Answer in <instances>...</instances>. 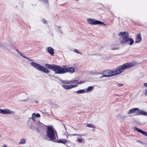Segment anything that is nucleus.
<instances>
[{"instance_id":"obj_1","label":"nucleus","mask_w":147,"mask_h":147,"mask_svg":"<svg viewBox=\"0 0 147 147\" xmlns=\"http://www.w3.org/2000/svg\"><path fill=\"white\" fill-rule=\"evenodd\" d=\"M119 35L121 36L120 39L121 43L132 45L134 43V40L132 38L129 37L128 32H120Z\"/></svg>"},{"instance_id":"obj_2","label":"nucleus","mask_w":147,"mask_h":147,"mask_svg":"<svg viewBox=\"0 0 147 147\" xmlns=\"http://www.w3.org/2000/svg\"><path fill=\"white\" fill-rule=\"evenodd\" d=\"M134 64L132 63H126L122 65L117 67L115 69L113 70V74L115 75L119 74L123 72L125 69H128L133 66Z\"/></svg>"},{"instance_id":"obj_3","label":"nucleus","mask_w":147,"mask_h":147,"mask_svg":"<svg viewBox=\"0 0 147 147\" xmlns=\"http://www.w3.org/2000/svg\"><path fill=\"white\" fill-rule=\"evenodd\" d=\"M45 132L46 136L51 141H53L55 140V134H57V133L52 126H47Z\"/></svg>"},{"instance_id":"obj_4","label":"nucleus","mask_w":147,"mask_h":147,"mask_svg":"<svg viewBox=\"0 0 147 147\" xmlns=\"http://www.w3.org/2000/svg\"><path fill=\"white\" fill-rule=\"evenodd\" d=\"M31 64L32 66L38 70L42 71L43 72L46 73H48L50 72V71L48 69L38 63L35 62H32L31 63Z\"/></svg>"},{"instance_id":"obj_5","label":"nucleus","mask_w":147,"mask_h":147,"mask_svg":"<svg viewBox=\"0 0 147 147\" xmlns=\"http://www.w3.org/2000/svg\"><path fill=\"white\" fill-rule=\"evenodd\" d=\"M65 67H66V66L64 65L63 66V67H62L60 66L55 65L53 70L54 71L55 74H63L65 73Z\"/></svg>"},{"instance_id":"obj_6","label":"nucleus","mask_w":147,"mask_h":147,"mask_svg":"<svg viewBox=\"0 0 147 147\" xmlns=\"http://www.w3.org/2000/svg\"><path fill=\"white\" fill-rule=\"evenodd\" d=\"M87 21L88 23L92 25H105L104 22L96 20L94 18H87Z\"/></svg>"},{"instance_id":"obj_7","label":"nucleus","mask_w":147,"mask_h":147,"mask_svg":"<svg viewBox=\"0 0 147 147\" xmlns=\"http://www.w3.org/2000/svg\"><path fill=\"white\" fill-rule=\"evenodd\" d=\"M40 124L41 125L39 121H35L34 120V122L32 123L30 126V128L33 130H37V129H38V125H40Z\"/></svg>"},{"instance_id":"obj_8","label":"nucleus","mask_w":147,"mask_h":147,"mask_svg":"<svg viewBox=\"0 0 147 147\" xmlns=\"http://www.w3.org/2000/svg\"><path fill=\"white\" fill-rule=\"evenodd\" d=\"M113 73V70H107L103 71L102 74H104V76L105 77H108L114 76Z\"/></svg>"},{"instance_id":"obj_9","label":"nucleus","mask_w":147,"mask_h":147,"mask_svg":"<svg viewBox=\"0 0 147 147\" xmlns=\"http://www.w3.org/2000/svg\"><path fill=\"white\" fill-rule=\"evenodd\" d=\"M0 113L3 114H10L11 113H15V112L11 110L6 109H0Z\"/></svg>"},{"instance_id":"obj_10","label":"nucleus","mask_w":147,"mask_h":147,"mask_svg":"<svg viewBox=\"0 0 147 147\" xmlns=\"http://www.w3.org/2000/svg\"><path fill=\"white\" fill-rule=\"evenodd\" d=\"M2 47L6 50H9L13 47L12 45L10 43H7L5 44V45L3 46Z\"/></svg>"},{"instance_id":"obj_11","label":"nucleus","mask_w":147,"mask_h":147,"mask_svg":"<svg viewBox=\"0 0 147 147\" xmlns=\"http://www.w3.org/2000/svg\"><path fill=\"white\" fill-rule=\"evenodd\" d=\"M62 87L66 89H69L73 88L76 87L77 86V84H73L70 85H65L64 84H62Z\"/></svg>"},{"instance_id":"obj_12","label":"nucleus","mask_w":147,"mask_h":147,"mask_svg":"<svg viewBox=\"0 0 147 147\" xmlns=\"http://www.w3.org/2000/svg\"><path fill=\"white\" fill-rule=\"evenodd\" d=\"M134 129L136 131H138V132L140 133L141 134H142L146 136H147V132H145L144 131H143L142 130L140 129L139 128L136 127H133Z\"/></svg>"},{"instance_id":"obj_13","label":"nucleus","mask_w":147,"mask_h":147,"mask_svg":"<svg viewBox=\"0 0 147 147\" xmlns=\"http://www.w3.org/2000/svg\"><path fill=\"white\" fill-rule=\"evenodd\" d=\"M139 110V109L138 108H134L131 109L129 110L128 112V114H131L132 113H138V111Z\"/></svg>"},{"instance_id":"obj_14","label":"nucleus","mask_w":147,"mask_h":147,"mask_svg":"<svg viewBox=\"0 0 147 147\" xmlns=\"http://www.w3.org/2000/svg\"><path fill=\"white\" fill-rule=\"evenodd\" d=\"M141 40L142 37L140 34H138L137 35V37L136 38L135 42L139 43L141 41Z\"/></svg>"},{"instance_id":"obj_15","label":"nucleus","mask_w":147,"mask_h":147,"mask_svg":"<svg viewBox=\"0 0 147 147\" xmlns=\"http://www.w3.org/2000/svg\"><path fill=\"white\" fill-rule=\"evenodd\" d=\"M65 69L66 70L65 73L68 72L69 73L72 74L74 72V68L70 67L67 68L65 67Z\"/></svg>"},{"instance_id":"obj_16","label":"nucleus","mask_w":147,"mask_h":147,"mask_svg":"<svg viewBox=\"0 0 147 147\" xmlns=\"http://www.w3.org/2000/svg\"><path fill=\"white\" fill-rule=\"evenodd\" d=\"M47 51L51 55L54 54V51L53 49L51 47H49L47 48Z\"/></svg>"},{"instance_id":"obj_17","label":"nucleus","mask_w":147,"mask_h":147,"mask_svg":"<svg viewBox=\"0 0 147 147\" xmlns=\"http://www.w3.org/2000/svg\"><path fill=\"white\" fill-rule=\"evenodd\" d=\"M69 84H80L82 83V82H81L80 81V82H79L77 80H71L69 81Z\"/></svg>"},{"instance_id":"obj_18","label":"nucleus","mask_w":147,"mask_h":147,"mask_svg":"<svg viewBox=\"0 0 147 147\" xmlns=\"http://www.w3.org/2000/svg\"><path fill=\"white\" fill-rule=\"evenodd\" d=\"M137 115H142L145 116L147 115V113L144 111L143 110H140L139 109V110L138 112V114H137Z\"/></svg>"},{"instance_id":"obj_19","label":"nucleus","mask_w":147,"mask_h":147,"mask_svg":"<svg viewBox=\"0 0 147 147\" xmlns=\"http://www.w3.org/2000/svg\"><path fill=\"white\" fill-rule=\"evenodd\" d=\"M55 65H51L47 64L45 65V67L47 68L53 70Z\"/></svg>"},{"instance_id":"obj_20","label":"nucleus","mask_w":147,"mask_h":147,"mask_svg":"<svg viewBox=\"0 0 147 147\" xmlns=\"http://www.w3.org/2000/svg\"><path fill=\"white\" fill-rule=\"evenodd\" d=\"M40 117V115L39 114L37 113L36 114L35 113H33L32 115V119L34 121V120L35 119L34 117L37 118L39 117Z\"/></svg>"},{"instance_id":"obj_21","label":"nucleus","mask_w":147,"mask_h":147,"mask_svg":"<svg viewBox=\"0 0 147 147\" xmlns=\"http://www.w3.org/2000/svg\"><path fill=\"white\" fill-rule=\"evenodd\" d=\"M58 143L65 144L67 142V140L65 139H62L57 141Z\"/></svg>"},{"instance_id":"obj_22","label":"nucleus","mask_w":147,"mask_h":147,"mask_svg":"<svg viewBox=\"0 0 147 147\" xmlns=\"http://www.w3.org/2000/svg\"><path fill=\"white\" fill-rule=\"evenodd\" d=\"M41 124H40V125H38V129H37V131L42 130L43 129V125H43L42 123H40Z\"/></svg>"},{"instance_id":"obj_23","label":"nucleus","mask_w":147,"mask_h":147,"mask_svg":"<svg viewBox=\"0 0 147 147\" xmlns=\"http://www.w3.org/2000/svg\"><path fill=\"white\" fill-rule=\"evenodd\" d=\"M85 91L84 90H80L77 91L76 92L78 94H80L81 93H83L85 92Z\"/></svg>"},{"instance_id":"obj_24","label":"nucleus","mask_w":147,"mask_h":147,"mask_svg":"<svg viewBox=\"0 0 147 147\" xmlns=\"http://www.w3.org/2000/svg\"><path fill=\"white\" fill-rule=\"evenodd\" d=\"M61 82L63 84H69V81L67 80H62L61 81Z\"/></svg>"},{"instance_id":"obj_25","label":"nucleus","mask_w":147,"mask_h":147,"mask_svg":"<svg viewBox=\"0 0 147 147\" xmlns=\"http://www.w3.org/2000/svg\"><path fill=\"white\" fill-rule=\"evenodd\" d=\"M93 87L92 86H89L86 89V92H89L92 90L93 89Z\"/></svg>"},{"instance_id":"obj_26","label":"nucleus","mask_w":147,"mask_h":147,"mask_svg":"<svg viewBox=\"0 0 147 147\" xmlns=\"http://www.w3.org/2000/svg\"><path fill=\"white\" fill-rule=\"evenodd\" d=\"M26 143V140L24 139H22L20 140V142H19L20 144H23Z\"/></svg>"},{"instance_id":"obj_27","label":"nucleus","mask_w":147,"mask_h":147,"mask_svg":"<svg viewBox=\"0 0 147 147\" xmlns=\"http://www.w3.org/2000/svg\"><path fill=\"white\" fill-rule=\"evenodd\" d=\"M86 126L88 127H90L91 128H94V125H92L91 124H87Z\"/></svg>"},{"instance_id":"obj_28","label":"nucleus","mask_w":147,"mask_h":147,"mask_svg":"<svg viewBox=\"0 0 147 147\" xmlns=\"http://www.w3.org/2000/svg\"><path fill=\"white\" fill-rule=\"evenodd\" d=\"M110 49L111 50H115L116 49H119V48L116 47H113L111 46H110Z\"/></svg>"},{"instance_id":"obj_29","label":"nucleus","mask_w":147,"mask_h":147,"mask_svg":"<svg viewBox=\"0 0 147 147\" xmlns=\"http://www.w3.org/2000/svg\"><path fill=\"white\" fill-rule=\"evenodd\" d=\"M16 50L17 51L18 53L20 54L23 57L24 55L21 53L20 51L18 49H16Z\"/></svg>"},{"instance_id":"obj_30","label":"nucleus","mask_w":147,"mask_h":147,"mask_svg":"<svg viewBox=\"0 0 147 147\" xmlns=\"http://www.w3.org/2000/svg\"><path fill=\"white\" fill-rule=\"evenodd\" d=\"M23 57L26 59H28L30 61H33V60H32L31 59H30L28 57L26 56H25L24 55V56H23Z\"/></svg>"},{"instance_id":"obj_31","label":"nucleus","mask_w":147,"mask_h":147,"mask_svg":"<svg viewBox=\"0 0 147 147\" xmlns=\"http://www.w3.org/2000/svg\"><path fill=\"white\" fill-rule=\"evenodd\" d=\"M76 141L77 142L81 143L82 142V139L81 138H78L76 140Z\"/></svg>"},{"instance_id":"obj_32","label":"nucleus","mask_w":147,"mask_h":147,"mask_svg":"<svg viewBox=\"0 0 147 147\" xmlns=\"http://www.w3.org/2000/svg\"><path fill=\"white\" fill-rule=\"evenodd\" d=\"M74 51L76 53L82 54V53L80 52H79L78 50L77 49H75L74 50Z\"/></svg>"},{"instance_id":"obj_33","label":"nucleus","mask_w":147,"mask_h":147,"mask_svg":"<svg viewBox=\"0 0 147 147\" xmlns=\"http://www.w3.org/2000/svg\"><path fill=\"white\" fill-rule=\"evenodd\" d=\"M40 1H43L44 3H47L48 2V0H39Z\"/></svg>"},{"instance_id":"obj_34","label":"nucleus","mask_w":147,"mask_h":147,"mask_svg":"<svg viewBox=\"0 0 147 147\" xmlns=\"http://www.w3.org/2000/svg\"><path fill=\"white\" fill-rule=\"evenodd\" d=\"M117 86L119 87H121L123 86V84H118Z\"/></svg>"},{"instance_id":"obj_35","label":"nucleus","mask_w":147,"mask_h":147,"mask_svg":"<svg viewBox=\"0 0 147 147\" xmlns=\"http://www.w3.org/2000/svg\"><path fill=\"white\" fill-rule=\"evenodd\" d=\"M42 21L44 23H45L46 22V20L44 19H42Z\"/></svg>"},{"instance_id":"obj_36","label":"nucleus","mask_w":147,"mask_h":147,"mask_svg":"<svg viewBox=\"0 0 147 147\" xmlns=\"http://www.w3.org/2000/svg\"><path fill=\"white\" fill-rule=\"evenodd\" d=\"M145 96H147V89H146L145 90Z\"/></svg>"},{"instance_id":"obj_37","label":"nucleus","mask_w":147,"mask_h":147,"mask_svg":"<svg viewBox=\"0 0 147 147\" xmlns=\"http://www.w3.org/2000/svg\"><path fill=\"white\" fill-rule=\"evenodd\" d=\"M73 135L74 136H81L79 134H73Z\"/></svg>"},{"instance_id":"obj_38","label":"nucleus","mask_w":147,"mask_h":147,"mask_svg":"<svg viewBox=\"0 0 147 147\" xmlns=\"http://www.w3.org/2000/svg\"><path fill=\"white\" fill-rule=\"evenodd\" d=\"M103 77H105L104 76V74H102V76H100L99 77V78H103Z\"/></svg>"},{"instance_id":"obj_39","label":"nucleus","mask_w":147,"mask_h":147,"mask_svg":"<svg viewBox=\"0 0 147 147\" xmlns=\"http://www.w3.org/2000/svg\"><path fill=\"white\" fill-rule=\"evenodd\" d=\"M126 117V116H121V118L122 119H124V118H125Z\"/></svg>"},{"instance_id":"obj_40","label":"nucleus","mask_w":147,"mask_h":147,"mask_svg":"<svg viewBox=\"0 0 147 147\" xmlns=\"http://www.w3.org/2000/svg\"><path fill=\"white\" fill-rule=\"evenodd\" d=\"M144 86L147 87V83H145L144 84Z\"/></svg>"},{"instance_id":"obj_41","label":"nucleus","mask_w":147,"mask_h":147,"mask_svg":"<svg viewBox=\"0 0 147 147\" xmlns=\"http://www.w3.org/2000/svg\"><path fill=\"white\" fill-rule=\"evenodd\" d=\"M61 28V26H58L57 27V28H56L57 29H58V28L60 29Z\"/></svg>"},{"instance_id":"obj_42","label":"nucleus","mask_w":147,"mask_h":147,"mask_svg":"<svg viewBox=\"0 0 147 147\" xmlns=\"http://www.w3.org/2000/svg\"><path fill=\"white\" fill-rule=\"evenodd\" d=\"M2 147H7L6 146L5 144H4Z\"/></svg>"},{"instance_id":"obj_43","label":"nucleus","mask_w":147,"mask_h":147,"mask_svg":"<svg viewBox=\"0 0 147 147\" xmlns=\"http://www.w3.org/2000/svg\"><path fill=\"white\" fill-rule=\"evenodd\" d=\"M44 138L45 139H46L47 138V137H45Z\"/></svg>"},{"instance_id":"obj_44","label":"nucleus","mask_w":147,"mask_h":147,"mask_svg":"<svg viewBox=\"0 0 147 147\" xmlns=\"http://www.w3.org/2000/svg\"><path fill=\"white\" fill-rule=\"evenodd\" d=\"M95 130L94 129H93L92 130V131H94Z\"/></svg>"},{"instance_id":"obj_45","label":"nucleus","mask_w":147,"mask_h":147,"mask_svg":"<svg viewBox=\"0 0 147 147\" xmlns=\"http://www.w3.org/2000/svg\"><path fill=\"white\" fill-rule=\"evenodd\" d=\"M64 127L65 129V125H64Z\"/></svg>"}]
</instances>
